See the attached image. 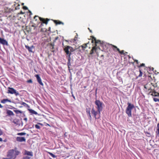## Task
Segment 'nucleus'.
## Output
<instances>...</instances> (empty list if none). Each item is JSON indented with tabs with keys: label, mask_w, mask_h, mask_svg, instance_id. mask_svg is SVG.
Here are the masks:
<instances>
[{
	"label": "nucleus",
	"mask_w": 159,
	"mask_h": 159,
	"mask_svg": "<svg viewBox=\"0 0 159 159\" xmlns=\"http://www.w3.org/2000/svg\"><path fill=\"white\" fill-rule=\"evenodd\" d=\"M93 40L95 41L96 44L98 43H100V44H102L100 40H97L96 38L94 37H93L92 38V43H93Z\"/></svg>",
	"instance_id": "14"
},
{
	"label": "nucleus",
	"mask_w": 159,
	"mask_h": 159,
	"mask_svg": "<svg viewBox=\"0 0 159 159\" xmlns=\"http://www.w3.org/2000/svg\"><path fill=\"white\" fill-rule=\"evenodd\" d=\"M101 57H103V55H102L101 56Z\"/></svg>",
	"instance_id": "52"
},
{
	"label": "nucleus",
	"mask_w": 159,
	"mask_h": 159,
	"mask_svg": "<svg viewBox=\"0 0 159 159\" xmlns=\"http://www.w3.org/2000/svg\"><path fill=\"white\" fill-rule=\"evenodd\" d=\"M157 93V92H155V91L152 92V93L151 94V95H152V96H155V95H156V94Z\"/></svg>",
	"instance_id": "27"
},
{
	"label": "nucleus",
	"mask_w": 159,
	"mask_h": 159,
	"mask_svg": "<svg viewBox=\"0 0 159 159\" xmlns=\"http://www.w3.org/2000/svg\"><path fill=\"white\" fill-rule=\"evenodd\" d=\"M43 23H42L41 24V25H39V28H41V27H42L43 26Z\"/></svg>",
	"instance_id": "41"
},
{
	"label": "nucleus",
	"mask_w": 159,
	"mask_h": 159,
	"mask_svg": "<svg viewBox=\"0 0 159 159\" xmlns=\"http://www.w3.org/2000/svg\"><path fill=\"white\" fill-rule=\"evenodd\" d=\"M139 72H140V74L139 75V77H140L142 76L143 73H142V72L140 70H139Z\"/></svg>",
	"instance_id": "30"
},
{
	"label": "nucleus",
	"mask_w": 159,
	"mask_h": 159,
	"mask_svg": "<svg viewBox=\"0 0 159 159\" xmlns=\"http://www.w3.org/2000/svg\"><path fill=\"white\" fill-rule=\"evenodd\" d=\"M97 91V89H96V91Z\"/></svg>",
	"instance_id": "53"
},
{
	"label": "nucleus",
	"mask_w": 159,
	"mask_h": 159,
	"mask_svg": "<svg viewBox=\"0 0 159 159\" xmlns=\"http://www.w3.org/2000/svg\"><path fill=\"white\" fill-rule=\"evenodd\" d=\"M2 132L1 130L0 129V135H2Z\"/></svg>",
	"instance_id": "38"
},
{
	"label": "nucleus",
	"mask_w": 159,
	"mask_h": 159,
	"mask_svg": "<svg viewBox=\"0 0 159 159\" xmlns=\"http://www.w3.org/2000/svg\"><path fill=\"white\" fill-rule=\"evenodd\" d=\"M127 104L128 106L125 110V112L129 117H131L132 110L134 108V106L133 104L129 102H128Z\"/></svg>",
	"instance_id": "3"
},
{
	"label": "nucleus",
	"mask_w": 159,
	"mask_h": 159,
	"mask_svg": "<svg viewBox=\"0 0 159 159\" xmlns=\"http://www.w3.org/2000/svg\"><path fill=\"white\" fill-rule=\"evenodd\" d=\"M16 140L17 141L19 142H25L26 139L25 137H17L16 138Z\"/></svg>",
	"instance_id": "7"
},
{
	"label": "nucleus",
	"mask_w": 159,
	"mask_h": 159,
	"mask_svg": "<svg viewBox=\"0 0 159 159\" xmlns=\"http://www.w3.org/2000/svg\"><path fill=\"white\" fill-rule=\"evenodd\" d=\"M48 153L53 158H55L57 157V156L56 155H54L51 152H48Z\"/></svg>",
	"instance_id": "20"
},
{
	"label": "nucleus",
	"mask_w": 159,
	"mask_h": 159,
	"mask_svg": "<svg viewBox=\"0 0 159 159\" xmlns=\"http://www.w3.org/2000/svg\"><path fill=\"white\" fill-rule=\"evenodd\" d=\"M62 45L63 46L64 45V44H63V43L62 44Z\"/></svg>",
	"instance_id": "55"
},
{
	"label": "nucleus",
	"mask_w": 159,
	"mask_h": 159,
	"mask_svg": "<svg viewBox=\"0 0 159 159\" xmlns=\"http://www.w3.org/2000/svg\"><path fill=\"white\" fill-rule=\"evenodd\" d=\"M24 5V3H22V5Z\"/></svg>",
	"instance_id": "50"
},
{
	"label": "nucleus",
	"mask_w": 159,
	"mask_h": 159,
	"mask_svg": "<svg viewBox=\"0 0 159 159\" xmlns=\"http://www.w3.org/2000/svg\"><path fill=\"white\" fill-rule=\"evenodd\" d=\"M0 44L3 45H8L7 42L5 39L0 37Z\"/></svg>",
	"instance_id": "9"
},
{
	"label": "nucleus",
	"mask_w": 159,
	"mask_h": 159,
	"mask_svg": "<svg viewBox=\"0 0 159 159\" xmlns=\"http://www.w3.org/2000/svg\"><path fill=\"white\" fill-rule=\"evenodd\" d=\"M54 47H52V48L51 49H54Z\"/></svg>",
	"instance_id": "48"
},
{
	"label": "nucleus",
	"mask_w": 159,
	"mask_h": 159,
	"mask_svg": "<svg viewBox=\"0 0 159 159\" xmlns=\"http://www.w3.org/2000/svg\"><path fill=\"white\" fill-rule=\"evenodd\" d=\"M38 16H34V19H35V20H37V19H36V18L37 17H38Z\"/></svg>",
	"instance_id": "42"
},
{
	"label": "nucleus",
	"mask_w": 159,
	"mask_h": 159,
	"mask_svg": "<svg viewBox=\"0 0 159 159\" xmlns=\"http://www.w3.org/2000/svg\"><path fill=\"white\" fill-rule=\"evenodd\" d=\"M86 112L87 114H90V109H86Z\"/></svg>",
	"instance_id": "26"
},
{
	"label": "nucleus",
	"mask_w": 159,
	"mask_h": 159,
	"mask_svg": "<svg viewBox=\"0 0 159 159\" xmlns=\"http://www.w3.org/2000/svg\"><path fill=\"white\" fill-rule=\"evenodd\" d=\"M23 116H25V115L24 114H23Z\"/></svg>",
	"instance_id": "49"
},
{
	"label": "nucleus",
	"mask_w": 159,
	"mask_h": 159,
	"mask_svg": "<svg viewBox=\"0 0 159 159\" xmlns=\"http://www.w3.org/2000/svg\"><path fill=\"white\" fill-rule=\"evenodd\" d=\"M2 139L0 137V141L2 142Z\"/></svg>",
	"instance_id": "44"
},
{
	"label": "nucleus",
	"mask_w": 159,
	"mask_h": 159,
	"mask_svg": "<svg viewBox=\"0 0 159 159\" xmlns=\"http://www.w3.org/2000/svg\"><path fill=\"white\" fill-rule=\"evenodd\" d=\"M96 48L95 47H93V48L91 50L89 54L88 55V57L90 58H92V55L94 53V50L96 51Z\"/></svg>",
	"instance_id": "11"
},
{
	"label": "nucleus",
	"mask_w": 159,
	"mask_h": 159,
	"mask_svg": "<svg viewBox=\"0 0 159 159\" xmlns=\"http://www.w3.org/2000/svg\"><path fill=\"white\" fill-rule=\"evenodd\" d=\"M88 29L89 30V31H90V32H92V30H90V29H89V28H88Z\"/></svg>",
	"instance_id": "47"
},
{
	"label": "nucleus",
	"mask_w": 159,
	"mask_h": 159,
	"mask_svg": "<svg viewBox=\"0 0 159 159\" xmlns=\"http://www.w3.org/2000/svg\"><path fill=\"white\" fill-rule=\"evenodd\" d=\"M134 61H135V62H137V64H138V63H139V62H138V60H135Z\"/></svg>",
	"instance_id": "43"
},
{
	"label": "nucleus",
	"mask_w": 159,
	"mask_h": 159,
	"mask_svg": "<svg viewBox=\"0 0 159 159\" xmlns=\"http://www.w3.org/2000/svg\"><path fill=\"white\" fill-rule=\"evenodd\" d=\"M29 111H30V113L32 114H35V115H38V113L34 111V110H33L32 109H28Z\"/></svg>",
	"instance_id": "16"
},
{
	"label": "nucleus",
	"mask_w": 159,
	"mask_h": 159,
	"mask_svg": "<svg viewBox=\"0 0 159 159\" xmlns=\"http://www.w3.org/2000/svg\"><path fill=\"white\" fill-rule=\"evenodd\" d=\"M13 122H14L15 124H16V122H15L14 121H13Z\"/></svg>",
	"instance_id": "51"
},
{
	"label": "nucleus",
	"mask_w": 159,
	"mask_h": 159,
	"mask_svg": "<svg viewBox=\"0 0 159 159\" xmlns=\"http://www.w3.org/2000/svg\"><path fill=\"white\" fill-rule=\"evenodd\" d=\"M35 127L37 129H40V126L38 125H35Z\"/></svg>",
	"instance_id": "29"
},
{
	"label": "nucleus",
	"mask_w": 159,
	"mask_h": 159,
	"mask_svg": "<svg viewBox=\"0 0 159 159\" xmlns=\"http://www.w3.org/2000/svg\"><path fill=\"white\" fill-rule=\"evenodd\" d=\"M3 107V106L0 104V108H2Z\"/></svg>",
	"instance_id": "45"
},
{
	"label": "nucleus",
	"mask_w": 159,
	"mask_h": 159,
	"mask_svg": "<svg viewBox=\"0 0 159 159\" xmlns=\"http://www.w3.org/2000/svg\"><path fill=\"white\" fill-rule=\"evenodd\" d=\"M7 93L11 94H15L16 96L20 95L19 92L12 88L8 87Z\"/></svg>",
	"instance_id": "5"
},
{
	"label": "nucleus",
	"mask_w": 159,
	"mask_h": 159,
	"mask_svg": "<svg viewBox=\"0 0 159 159\" xmlns=\"http://www.w3.org/2000/svg\"><path fill=\"white\" fill-rule=\"evenodd\" d=\"M54 22L57 25L58 24H64V23L61 21H58L57 20H54Z\"/></svg>",
	"instance_id": "18"
},
{
	"label": "nucleus",
	"mask_w": 159,
	"mask_h": 159,
	"mask_svg": "<svg viewBox=\"0 0 159 159\" xmlns=\"http://www.w3.org/2000/svg\"><path fill=\"white\" fill-rule=\"evenodd\" d=\"M65 41H66L67 42H68V41H67V40H66Z\"/></svg>",
	"instance_id": "54"
},
{
	"label": "nucleus",
	"mask_w": 159,
	"mask_h": 159,
	"mask_svg": "<svg viewBox=\"0 0 159 159\" xmlns=\"http://www.w3.org/2000/svg\"><path fill=\"white\" fill-rule=\"evenodd\" d=\"M29 11V12L30 13V15L32 14V13L31 12V11Z\"/></svg>",
	"instance_id": "46"
},
{
	"label": "nucleus",
	"mask_w": 159,
	"mask_h": 159,
	"mask_svg": "<svg viewBox=\"0 0 159 159\" xmlns=\"http://www.w3.org/2000/svg\"><path fill=\"white\" fill-rule=\"evenodd\" d=\"M35 77L36 78L38 82L42 86H43V84L41 78L39 75H36Z\"/></svg>",
	"instance_id": "8"
},
{
	"label": "nucleus",
	"mask_w": 159,
	"mask_h": 159,
	"mask_svg": "<svg viewBox=\"0 0 159 159\" xmlns=\"http://www.w3.org/2000/svg\"><path fill=\"white\" fill-rule=\"evenodd\" d=\"M20 104L21 105H23L25 107H30L28 105V104H27L26 103H25L24 102H22L21 103H20Z\"/></svg>",
	"instance_id": "19"
},
{
	"label": "nucleus",
	"mask_w": 159,
	"mask_h": 159,
	"mask_svg": "<svg viewBox=\"0 0 159 159\" xmlns=\"http://www.w3.org/2000/svg\"><path fill=\"white\" fill-rule=\"evenodd\" d=\"M149 68L150 69L149 71L150 70L153 71L154 70V68L153 67L151 68L150 67H149Z\"/></svg>",
	"instance_id": "35"
},
{
	"label": "nucleus",
	"mask_w": 159,
	"mask_h": 159,
	"mask_svg": "<svg viewBox=\"0 0 159 159\" xmlns=\"http://www.w3.org/2000/svg\"><path fill=\"white\" fill-rule=\"evenodd\" d=\"M95 104L97 106L96 108L97 109L98 111H99V114L101 113V112L102 111L103 108V105L104 104L102 102H101L100 100H96L95 102Z\"/></svg>",
	"instance_id": "4"
},
{
	"label": "nucleus",
	"mask_w": 159,
	"mask_h": 159,
	"mask_svg": "<svg viewBox=\"0 0 159 159\" xmlns=\"http://www.w3.org/2000/svg\"><path fill=\"white\" fill-rule=\"evenodd\" d=\"M155 96L156 97H158V96H159V93H157L156 94V95H155Z\"/></svg>",
	"instance_id": "39"
},
{
	"label": "nucleus",
	"mask_w": 159,
	"mask_h": 159,
	"mask_svg": "<svg viewBox=\"0 0 159 159\" xmlns=\"http://www.w3.org/2000/svg\"><path fill=\"white\" fill-rule=\"evenodd\" d=\"M7 102H11V100H9L8 99H3L1 100V102L2 103H5Z\"/></svg>",
	"instance_id": "17"
},
{
	"label": "nucleus",
	"mask_w": 159,
	"mask_h": 159,
	"mask_svg": "<svg viewBox=\"0 0 159 159\" xmlns=\"http://www.w3.org/2000/svg\"><path fill=\"white\" fill-rule=\"evenodd\" d=\"M22 107V106H20V107Z\"/></svg>",
	"instance_id": "57"
},
{
	"label": "nucleus",
	"mask_w": 159,
	"mask_h": 159,
	"mask_svg": "<svg viewBox=\"0 0 159 159\" xmlns=\"http://www.w3.org/2000/svg\"><path fill=\"white\" fill-rule=\"evenodd\" d=\"M14 112L16 114L18 113H22V111L19 110H14Z\"/></svg>",
	"instance_id": "21"
},
{
	"label": "nucleus",
	"mask_w": 159,
	"mask_h": 159,
	"mask_svg": "<svg viewBox=\"0 0 159 159\" xmlns=\"http://www.w3.org/2000/svg\"><path fill=\"white\" fill-rule=\"evenodd\" d=\"M38 124H40V123H38Z\"/></svg>",
	"instance_id": "56"
},
{
	"label": "nucleus",
	"mask_w": 159,
	"mask_h": 159,
	"mask_svg": "<svg viewBox=\"0 0 159 159\" xmlns=\"http://www.w3.org/2000/svg\"><path fill=\"white\" fill-rule=\"evenodd\" d=\"M145 64L143 63L142 64L139 66V67H141L143 66H144Z\"/></svg>",
	"instance_id": "33"
},
{
	"label": "nucleus",
	"mask_w": 159,
	"mask_h": 159,
	"mask_svg": "<svg viewBox=\"0 0 159 159\" xmlns=\"http://www.w3.org/2000/svg\"><path fill=\"white\" fill-rule=\"evenodd\" d=\"M54 43H50V46H51V47H54Z\"/></svg>",
	"instance_id": "37"
},
{
	"label": "nucleus",
	"mask_w": 159,
	"mask_h": 159,
	"mask_svg": "<svg viewBox=\"0 0 159 159\" xmlns=\"http://www.w3.org/2000/svg\"><path fill=\"white\" fill-rule=\"evenodd\" d=\"M25 154L28 156H30L31 157H32L33 155V152H32L28 151L26 150L25 151Z\"/></svg>",
	"instance_id": "12"
},
{
	"label": "nucleus",
	"mask_w": 159,
	"mask_h": 159,
	"mask_svg": "<svg viewBox=\"0 0 159 159\" xmlns=\"http://www.w3.org/2000/svg\"><path fill=\"white\" fill-rule=\"evenodd\" d=\"M25 48L28 50L29 52L34 53L35 51V47L33 45H32L30 47L28 45H25Z\"/></svg>",
	"instance_id": "6"
},
{
	"label": "nucleus",
	"mask_w": 159,
	"mask_h": 159,
	"mask_svg": "<svg viewBox=\"0 0 159 159\" xmlns=\"http://www.w3.org/2000/svg\"><path fill=\"white\" fill-rule=\"evenodd\" d=\"M88 115V116L89 117V119L90 120H91L92 119V117L91 116V114H87Z\"/></svg>",
	"instance_id": "28"
},
{
	"label": "nucleus",
	"mask_w": 159,
	"mask_h": 159,
	"mask_svg": "<svg viewBox=\"0 0 159 159\" xmlns=\"http://www.w3.org/2000/svg\"><path fill=\"white\" fill-rule=\"evenodd\" d=\"M20 152L17 150L16 149L9 150L7 154V159H15L18 155Z\"/></svg>",
	"instance_id": "2"
},
{
	"label": "nucleus",
	"mask_w": 159,
	"mask_h": 159,
	"mask_svg": "<svg viewBox=\"0 0 159 159\" xmlns=\"http://www.w3.org/2000/svg\"><path fill=\"white\" fill-rule=\"evenodd\" d=\"M124 50H122L121 51H120V53L121 54H124Z\"/></svg>",
	"instance_id": "31"
},
{
	"label": "nucleus",
	"mask_w": 159,
	"mask_h": 159,
	"mask_svg": "<svg viewBox=\"0 0 159 159\" xmlns=\"http://www.w3.org/2000/svg\"><path fill=\"white\" fill-rule=\"evenodd\" d=\"M153 100L155 102H159V99H158L155 98H153Z\"/></svg>",
	"instance_id": "25"
},
{
	"label": "nucleus",
	"mask_w": 159,
	"mask_h": 159,
	"mask_svg": "<svg viewBox=\"0 0 159 159\" xmlns=\"http://www.w3.org/2000/svg\"><path fill=\"white\" fill-rule=\"evenodd\" d=\"M91 112L92 114L93 115L95 119H96L97 118L96 117V115L97 114H99L98 111V110H97V111H95L94 110V108H93L91 110Z\"/></svg>",
	"instance_id": "10"
},
{
	"label": "nucleus",
	"mask_w": 159,
	"mask_h": 159,
	"mask_svg": "<svg viewBox=\"0 0 159 159\" xmlns=\"http://www.w3.org/2000/svg\"><path fill=\"white\" fill-rule=\"evenodd\" d=\"M112 46L114 48V50H115V49H116L117 50V51H118V52L119 53H120V49L118 48L117 47H116V46H114V45H112Z\"/></svg>",
	"instance_id": "23"
},
{
	"label": "nucleus",
	"mask_w": 159,
	"mask_h": 159,
	"mask_svg": "<svg viewBox=\"0 0 159 159\" xmlns=\"http://www.w3.org/2000/svg\"><path fill=\"white\" fill-rule=\"evenodd\" d=\"M23 9H25V10H28V8H27V7H26V6H24L23 7Z\"/></svg>",
	"instance_id": "32"
},
{
	"label": "nucleus",
	"mask_w": 159,
	"mask_h": 159,
	"mask_svg": "<svg viewBox=\"0 0 159 159\" xmlns=\"http://www.w3.org/2000/svg\"><path fill=\"white\" fill-rule=\"evenodd\" d=\"M31 158V157L26 156L24 157H23V159H30Z\"/></svg>",
	"instance_id": "24"
},
{
	"label": "nucleus",
	"mask_w": 159,
	"mask_h": 159,
	"mask_svg": "<svg viewBox=\"0 0 159 159\" xmlns=\"http://www.w3.org/2000/svg\"><path fill=\"white\" fill-rule=\"evenodd\" d=\"M24 120L26 122L27 120V118H25L24 119Z\"/></svg>",
	"instance_id": "40"
},
{
	"label": "nucleus",
	"mask_w": 159,
	"mask_h": 159,
	"mask_svg": "<svg viewBox=\"0 0 159 159\" xmlns=\"http://www.w3.org/2000/svg\"><path fill=\"white\" fill-rule=\"evenodd\" d=\"M64 50L66 53V56L67 59V65L69 68L71 66V55L74 53L75 50L71 46H64Z\"/></svg>",
	"instance_id": "1"
},
{
	"label": "nucleus",
	"mask_w": 159,
	"mask_h": 159,
	"mask_svg": "<svg viewBox=\"0 0 159 159\" xmlns=\"http://www.w3.org/2000/svg\"><path fill=\"white\" fill-rule=\"evenodd\" d=\"M28 82L29 83H32V81L31 80H28Z\"/></svg>",
	"instance_id": "34"
},
{
	"label": "nucleus",
	"mask_w": 159,
	"mask_h": 159,
	"mask_svg": "<svg viewBox=\"0 0 159 159\" xmlns=\"http://www.w3.org/2000/svg\"><path fill=\"white\" fill-rule=\"evenodd\" d=\"M71 93H72V97H73V98H74V99L75 100V96L73 94V93H72V92H71Z\"/></svg>",
	"instance_id": "36"
},
{
	"label": "nucleus",
	"mask_w": 159,
	"mask_h": 159,
	"mask_svg": "<svg viewBox=\"0 0 159 159\" xmlns=\"http://www.w3.org/2000/svg\"><path fill=\"white\" fill-rule=\"evenodd\" d=\"M39 20H40V21H42L43 22V23H45L46 24H48V20H49V19H46L47 20V21H45V20L44 19L42 18L41 17H39Z\"/></svg>",
	"instance_id": "15"
},
{
	"label": "nucleus",
	"mask_w": 159,
	"mask_h": 159,
	"mask_svg": "<svg viewBox=\"0 0 159 159\" xmlns=\"http://www.w3.org/2000/svg\"><path fill=\"white\" fill-rule=\"evenodd\" d=\"M26 134L25 133L21 132L17 133V135H18L22 136L25 135Z\"/></svg>",
	"instance_id": "22"
},
{
	"label": "nucleus",
	"mask_w": 159,
	"mask_h": 159,
	"mask_svg": "<svg viewBox=\"0 0 159 159\" xmlns=\"http://www.w3.org/2000/svg\"><path fill=\"white\" fill-rule=\"evenodd\" d=\"M6 113L7 114V116H13L14 115L13 112L9 110H6Z\"/></svg>",
	"instance_id": "13"
}]
</instances>
